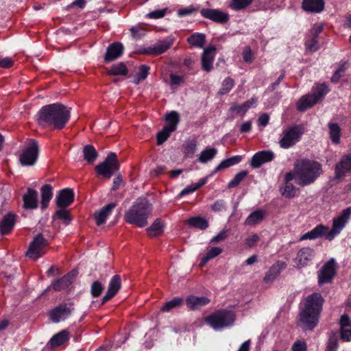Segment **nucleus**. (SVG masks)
<instances>
[{
  "label": "nucleus",
  "mask_w": 351,
  "mask_h": 351,
  "mask_svg": "<svg viewBox=\"0 0 351 351\" xmlns=\"http://www.w3.org/2000/svg\"><path fill=\"white\" fill-rule=\"evenodd\" d=\"M351 219V206L343 210L339 215L333 218L332 226L330 230L324 225L316 226L311 231L301 236L300 241L315 240L322 237L328 241H332L346 227Z\"/></svg>",
  "instance_id": "nucleus-1"
},
{
  "label": "nucleus",
  "mask_w": 351,
  "mask_h": 351,
  "mask_svg": "<svg viewBox=\"0 0 351 351\" xmlns=\"http://www.w3.org/2000/svg\"><path fill=\"white\" fill-rule=\"evenodd\" d=\"M71 108L60 104H53L43 106L38 113V123L43 127H53L61 130L69 121Z\"/></svg>",
  "instance_id": "nucleus-2"
},
{
  "label": "nucleus",
  "mask_w": 351,
  "mask_h": 351,
  "mask_svg": "<svg viewBox=\"0 0 351 351\" xmlns=\"http://www.w3.org/2000/svg\"><path fill=\"white\" fill-rule=\"evenodd\" d=\"M324 299L321 294L314 293L305 299L300 312V322L306 330L313 329L318 324Z\"/></svg>",
  "instance_id": "nucleus-3"
},
{
  "label": "nucleus",
  "mask_w": 351,
  "mask_h": 351,
  "mask_svg": "<svg viewBox=\"0 0 351 351\" xmlns=\"http://www.w3.org/2000/svg\"><path fill=\"white\" fill-rule=\"evenodd\" d=\"M298 185L306 186L315 182L322 175V165L316 161L301 159L295 161Z\"/></svg>",
  "instance_id": "nucleus-4"
},
{
  "label": "nucleus",
  "mask_w": 351,
  "mask_h": 351,
  "mask_svg": "<svg viewBox=\"0 0 351 351\" xmlns=\"http://www.w3.org/2000/svg\"><path fill=\"white\" fill-rule=\"evenodd\" d=\"M153 210L152 204L145 198L138 199L125 214V220L138 227L147 225V219Z\"/></svg>",
  "instance_id": "nucleus-5"
},
{
  "label": "nucleus",
  "mask_w": 351,
  "mask_h": 351,
  "mask_svg": "<svg viewBox=\"0 0 351 351\" xmlns=\"http://www.w3.org/2000/svg\"><path fill=\"white\" fill-rule=\"evenodd\" d=\"M328 88L326 85L322 84L317 85L312 89L311 93L302 97L297 103V109L304 112L308 108L314 106L327 93Z\"/></svg>",
  "instance_id": "nucleus-6"
},
{
  "label": "nucleus",
  "mask_w": 351,
  "mask_h": 351,
  "mask_svg": "<svg viewBox=\"0 0 351 351\" xmlns=\"http://www.w3.org/2000/svg\"><path fill=\"white\" fill-rule=\"evenodd\" d=\"M304 132L303 126L298 125L283 128L279 145L281 148L289 149L300 141Z\"/></svg>",
  "instance_id": "nucleus-7"
},
{
  "label": "nucleus",
  "mask_w": 351,
  "mask_h": 351,
  "mask_svg": "<svg viewBox=\"0 0 351 351\" xmlns=\"http://www.w3.org/2000/svg\"><path fill=\"white\" fill-rule=\"evenodd\" d=\"M235 315L231 311L221 310L213 313L206 318V322L215 330L233 324Z\"/></svg>",
  "instance_id": "nucleus-8"
},
{
  "label": "nucleus",
  "mask_w": 351,
  "mask_h": 351,
  "mask_svg": "<svg viewBox=\"0 0 351 351\" xmlns=\"http://www.w3.org/2000/svg\"><path fill=\"white\" fill-rule=\"evenodd\" d=\"M38 156V145L34 139H28L19 157V161L23 166L34 165Z\"/></svg>",
  "instance_id": "nucleus-9"
},
{
  "label": "nucleus",
  "mask_w": 351,
  "mask_h": 351,
  "mask_svg": "<svg viewBox=\"0 0 351 351\" xmlns=\"http://www.w3.org/2000/svg\"><path fill=\"white\" fill-rule=\"evenodd\" d=\"M119 165L114 153L109 154L105 160L96 166L97 173L104 178H110L116 171Z\"/></svg>",
  "instance_id": "nucleus-10"
},
{
  "label": "nucleus",
  "mask_w": 351,
  "mask_h": 351,
  "mask_svg": "<svg viewBox=\"0 0 351 351\" xmlns=\"http://www.w3.org/2000/svg\"><path fill=\"white\" fill-rule=\"evenodd\" d=\"M337 273V264L334 258H330L317 271L318 285H323L332 282Z\"/></svg>",
  "instance_id": "nucleus-11"
},
{
  "label": "nucleus",
  "mask_w": 351,
  "mask_h": 351,
  "mask_svg": "<svg viewBox=\"0 0 351 351\" xmlns=\"http://www.w3.org/2000/svg\"><path fill=\"white\" fill-rule=\"evenodd\" d=\"M47 241L43 234H38L31 242L26 256L31 259L36 260L45 254Z\"/></svg>",
  "instance_id": "nucleus-12"
},
{
  "label": "nucleus",
  "mask_w": 351,
  "mask_h": 351,
  "mask_svg": "<svg viewBox=\"0 0 351 351\" xmlns=\"http://www.w3.org/2000/svg\"><path fill=\"white\" fill-rule=\"evenodd\" d=\"M315 254V250L310 247L301 248L293 260L295 266L299 269L308 266L313 259Z\"/></svg>",
  "instance_id": "nucleus-13"
},
{
  "label": "nucleus",
  "mask_w": 351,
  "mask_h": 351,
  "mask_svg": "<svg viewBox=\"0 0 351 351\" xmlns=\"http://www.w3.org/2000/svg\"><path fill=\"white\" fill-rule=\"evenodd\" d=\"M72 304H62L54 308L49 313L51 320L54 323H58L68 318L73 310Z\"/></svg>",
  "instance_id": "nucleus-14"
},
{
  "label": "nucleus",
  "mask_w": 351,
  "mask_h": 351,
  "mask_svg": "<svg viewBox=\"0 0 351 351\" xmlns=\"http://www.w3.org/2000/svg\"><path fill=\"white\" fill-rule=\"evenodd\" d=\"M173 43V39L171 37H167L146 48L145 53L152 56L162 54L167 51Z\"/></svg>",
  "instance_id": "nucleus-15"
},
{
  "label": "nucleus",
  "mask_w": 351,
  "mask_h": 351,
  "mask_svg": "<svg viewBox=\"0 0 351 351\" xmlns=\"http://www.w3.org/2000/svg\"><path fill=\"white\" fill-rule=\"evenodd\" d=\"M200 14L204 18L220 23H226L230 19L228 13L217 9H202Z\"/></svg>",
  "instance_id": "nucleus-16"
},
{
  "label": "nucleus",
  "mask_w": 351,
  "mask_h": 351,
  "mask_svg": "<svg viewBox=\"0 0 351 351\" xmlns=\"http://www.w3.org/2000/svg\"><path fill=\"white\" fill-rule=\"evenodd\" d=\"M274 158V153L271 150L261 151L256 153L252 158L250 165L253 168H258L263 164L270 162Z\"/></svg>",
  "instance_id": "nucleus-17"
},
{
  "label": "nucleus",
  "mask_w": 351,
  "mask_h": 351,
  "mask_svg": "<svg viewBox=\"0 0 351 351\" xmlns=\"http://www.w3.org/2000/svg\"><path fill=\"white\" fill-rule=\"evenodd\" d=\"M121 280L119 275L112 276L109 282L108 291L102 298V304L106 303L107 301L113 298L121 288Z\"/></svg>",
  "instance_id": "nucleus-18"
},
{
  "label": "nucleus",
  "mask_w": 351,
  "mask_h": 351,
  "mask_svg": "<svg viewBox=\"0 0 351 351\" xmlns=\"http://www.w3.org/2000/svg\"><path fill=\"white\" fill-rule=\"evenodd\" d=\"M123 52V46L121 43H114L108 46L104 57L106 62H110L119 58Z\"/></svg>",
  "instance_id": "nucleus-19"
},
{
  "label": "nucleus",
  "mask_w": 351,
  "mask_h": 351,
  "mask_svg": "<svg viewBox=\"0 0 351 351\" xmlns=\"http://www.w3.org/2000/svg\"><path fill=\"white\" fill-rule=\"evenodd\" d=\"M73 198L74 193L72 189L69 188L62 189L57 195V205L60 208H64L73 202Z\"/></svg>",
  "instance_id": "nucleus-20"
},
{
  "label": "nucleus",
  "mask_w": 351,
  "mask_h": 351,
  "mask_svg": "<svg viewBox=\"0 0 351 351\" xmlns=\"http://www.w3.org/2000/svg\"><path fill=\"white\" fill-rule=\"evenodd\" d=\"M340 335L343 340L351 341V320L348 315H341L339 319Z\"/></svg>",
  "instance_id": "nucleus-21"
},
{
  "label": "nucleus",
  "mask_w": 351,
  "mask_h": 351,
  "mask_svg": "<svg viewBox=\"0 0 351 351\" xmlns=\"http://www.w3.org/2000/svg\"><path fill=\"white\" fill-rule=\"evenodd\" d=\"M215 47H208L204 49L202 56V68L207 72L210 71L213 68V61L215 58Z\"/></svg>",
  "instance_id": "nucleus-22"
},
{
  "label": "nucleus",
  "mask_w": 351,
  "mask_h": 351,
  "mask_svg": "<svg viewBox=\"0 0 351 351\" xmlns=\"http://www.w3.org/2000/svg\"><path fill=\"white\" fill-rule=\"evenodd\" d=\"M351 171V154L342 157L335 167V176L340 178L345 175L346 172Z\"/></svg>",
  "instance_id": "nucleus-23"
},
{
  "label": "nucleus",
  "mask_w": 351,
  "mask_h": 351,
  "mask_svg": "<svg viewBox=\"0 0 351 351\" xmlns=\"http://www.w3.org/2000/svg\"><path fill=\"white\" fill-rule=\"evenodd\" d=\"M210 302V299L204 296L189 295L186 300V306L191 310L199 309L209 304Z\"/></svg>",
  "instance_id": "nucleus-24"
},
{
  "label": "nucleus",
  "mask_w": 351,
  "mask_h": 351,
  "mask_svg": "<svg viewBox=\"0 0 351 351\" xmlns=\"http://www.w3.org/2000/svg\"><path fill=\"white\" fill-rule=\"evenodd\" d=\"M24 208L26 209H35L38 207V193L32 189H28L23 197Z\"/></svg>",
  "instance_id": "nucleus-25"
},
{
  "label": "nucleus",
  "mask_w": 351,
  "mask_h": 351,
  "mask_svg": "<svg viewBox=\"0 0 351 351\" xmlns=\"http://www.w3.org/2000/svg\"><path fill=\"white\" fill-rule=\"evenodd\" d=\"M285 268V264L283 262L278 261L274 264L265 274L264 281L266 283L272 282L280 274L281 271Z\"/></svg>",
  "instance_id": "nucleus-26"
},
{
  "label": "nucleus",
  "mask_w": 351,
  "mask_h": 351,
  "mask_svg": "<svg viewBox=\"0 0 351 351\" xmlns=\"http://www.w3.org/2000/svg\"><path fill=\"white\" fill-rule=\"evenodd\" d=\"M116 207V204L110 203L106 206H105L103 208H101L99 211L96 212L95 213V219L96 223L98 226H101L104 224L107 218L111 214L112 210Z\"/></svg>",
  "instance_id": "nucleus-27"
},
{
  "label": "nucleus",
  "mask_w": 351,
  "mask_h": 351,
  "mask_svg": "<svg viewBox=\"0 0 351 351\" xmlns=\"http://www.w3.org/2000/svg\"><path fill=\"white\" fill-rule=\"evenodd\" d=\"M257 99L255 97H252L250 99L246 101L244 104L239 105L234 104L230 107V110L233 112L239 114L241 116H244L246 112L251 108L256 106Z\"/></svg>",
  "instance_id": "nucleus-28"
},
{
  "label": "nucleus",
  "mask_w": 351,
  "mask_h": 351,
  "mask_svg": "<svg viewBox=\"0 0 351 351\" xmlns=\"http://www.w3.org/2000/svg\"><path fill=\"white\" fill-rule=\"evenodd\" d=\"M15 221L14 214L9 213L4 216L0 223V234L2 235L9 234L14 226Z\"/></svg>",
  "instance_id": "nucleus-29"
},
{
  "label": "nucleus",
  "mask_w": 351,
  "mask_h": 351,
  "mask_svg": "<svg viewBox=\"0 0 351 351\" xmlns=\"http://www.w3.org/2000/svg\"><path fill=\"white\" fill-rule=\"evenodd\" d=\"M75 274H76L75 271H72L66 276H64V277L56 280L52 285L53 289L58 291L65 289L73 283L75 277Z\"/></svg>",
  "instance_id": "nucleus-30"
},
{
  "label": "nucleus",
  "mask_w": 351,
  "mask_h": 351,
  "mask_svg": "<svg viewBox=\"0 0 351 351\" xmlns=\"http://www.w3.org/2000/svg\"><path fill=\"white\" fill-rule=\"evenodd\" d=\"M302 8L308 12L319 13L324 10V3L323 0H303Z\"/></svg>",
  "instance_id": "nucleus-31"
},
{
  "label": "nucleus",
  "mask_w": 351,
  "mask_h": 351,
  "mask_svg": "<svg viewBox=\"0 0 351 351\" xmlns=\"http://www.w3.org/2000/svg\"><path fill=\"white\" fill-rule=\"evenodd\" d=\"M223 252V249L219 247H210L208 246L207 247V252L205 255H204L199 263V266L203 267L208 261L210 260L217 257Z\"/></svg>",
  "instance_id": "nucleus-32"
},
{
  "label": "nucleus",
  "mask_w": 351,
  "mask_h": 351,
  "mask_svg": "<svg viewBox=\"0 0 351 351\" xmlns=\"http://www.w3.org/2000/svg\"><path fill=\"white\" fill-rule=\"evenodd\" d=\"M69 333L66 330H63L53 335L49 343L51 348L58 347L69 340Z\"/></svg>",
  "instance_id": "nucleus-33"
},
{
  "label": "nucleus",
  "mask_w": 351,
  "mask_h": 351,
  "mask_svg": "<svg viewBox=\"0 0 351 351\" xmlns=\"http://www.w3.org/2000/svg\"><path fill=\"white\" fill-rule=\"evenodd\" d=\"M265 215V212L262 210H256L252 212L245 219V224L254 226L261 222Z\"/></svg>",
  "instance_id": "nucleus-34"
},
{
  "label": "nucleus",
  "mask_w": 351,
  "mask_h": 351,
  "mask_svg": "<svg viewBox=\"0 0 351 351\" xmlns=\"http://www.w3.org/2000/svg\"><path fill=\"white\" fill-rule=\"evenodd\" d=\"M187 42L197 48H202L206 43L204 34L195 32L187 38Z\"/></svg>",
  "instance_id": "nucleus-35"
},
{
  "label": "nucleus",
  "mask_w": 351,
  "mask_h": 351,
  "mask_svg": "<svg viewBox=\"0 0 351 351\" xmlns=\"http://www.w3.org/2000/svg\"><path fill=\"white\" fill-rule=\"evenodd\" d=\"M164 226L163 222L160 219H156L154 222L147 228L148 235L151 237L160 235L164 231Z\"/></svg>",
  "instance_id": "nucleus-36"
},
{
  "label": "nucleus",
  "mask_w": 351,
  "mask_h": 351,
  "mask_svg": "<svg viewBox=\"0 0 351 351\" xmlns=\"http://www.w3.org/2000/svg\"><path fill=\"white\" fill-rule=\"evenodd\" d=\"M52 187L45 184L41 188V208L45 209L52 197Z\"/></svg>",
  "instance_id": "nucleus-37"
},
{
  "label": "nucleus",
  "mask_w": 351,
  "mask_h": 351,
  "mask_svg": "<svg viewBox=\"0 0 351 351\" xmlns=\"http://www.w3.org/2000/svg\"><path fill=\"white\" fill-rule=\"evenodd\" d=\"M217 153V150L213 147H206L198 157V161L201 163H206L213 160Z\"/></svg>",
  "instance_id": "nucleus-38"
},
{
  "label": "nucleus",
  "mask_w": 351,
  "mask_h": 351,
  "mask_svg": "<svg viewBox=\"0 0 351 351\" xmlns=\"http://www.w3.org/2000/svg\"><path fill=\"white\" fill-rule=\"evenodd\" d=\"M329 135L331 141L334 144H338L340 141L341 128L337 123H328Z\"/></svg>",
  "instance_id": "nucleus-39"
},
{
  "label": "nucleus",
  "mask_w": 351,
  "mask_h": 351,
  "mask_svg": "<svg viewBox=\"0 0 351 351\" xmlns=\"http://www.w3.org/2000/svg\"><path fill=\"white\" fill-rule=\"evenodd\" d=\"M83 155L88 163H93L98 156V153L93 145H87L83 149Z\"/></svg>",
  "instance_id": "nucleus-40"
},
{
  "label": "nucleus",
  "mask_w": 351,
  "mask_h": 351,
  "mask_svg": "<svg viewBox=\"0 0 351 351\" xmlns=\"http://www.w3.org/2000/svg\"><path fill=\"white\" fill-rule=\"evenodd\" d=\"M187 223L189 226L200 230H206L208 227L207 220L200 217H191L187 220Z\"/></svg>",
  "instance_id": "nucleus-41"
},
{
  "label": "nucleus",
  "mask_w": 351,
  "mask_h": 351,
  "mask_svg": "<svg viewBox=\"0 0 351 351\" xmlns=\"http://www.w3.org/2000/svg\"><path fill=\"white\" fill-rule=\"evenodd\" d=\"M242 157L241 156H234L230 158L223 160L221 163L216 167L215 171L228 168L239 164L241 161Z\"/></svg>",
  "instance_id": "nucleus-42"
},
{
  "label": "nucleus",
  "mask_w": 351,
  "mask_h": 351,
  "mask_svg": "<svg viewBox=\"0 0 351 351\" xmlns=\"http://www.w3.org/2000/svg\"><path fill=\"white\" fill-rule=\"evenodd\" d=\"M165 120L168 123L166 126L174 131L176 130L180 121L179 114L176 111H171L167 114Z\"/></svg>",
  "instance_id": "nucleus-43"
},
{
  "label": "nucleus",
  "mask_w": 351,
  "mask_h": 351,
  "mask_svg": "<svg viewBox=\"0 0 351 351\" xmlns=\"http://www.w3.org/2000/svg\"><path fill=\"white\" fill-rule=\"evenodd\" d=\"M110 75H125L128 73V69L123 62L112 65L107 71Z\"/></svg>",
  "instance_id": "nucleus-44"
},
{
  "label": "nucleus",
  "mask_w": 351,
  "mask_h": 351,
  "mask_svg": "<svg viewBox=\"0 0 351 351\" xmlns=\"http://www.w3.org/2000/svg\"><path fill=\"white\" fill-rule=\"evenodd\" d=\"M282 196L287 198H293L296 195L297 189L291 183H285V186L280 189Z\"/></svg>",
  "instance_id": "nucleus-45"
},
{
  "label": "nucleus",
  "mask_w": 351,
  "mask_h": 351,
  "mask_svg": "<svg viewBox=\"0 0 351 351\" xmlns=\"http://www.w3.org/2000/svg\"><path fill=\"white\" fill-rule=\"evenodd\" d=\"M252 2V0H232L229 6L233 10L239 11L245 9Z\"/></svg>",
  "instance_id": "nucleus-46"
},
{
  "label": "nucleus",
  "mask_w": 351,
  "mask_h": 351,
  "mask_svg": "<svg viewBox=\"0 0 351 351\" xmlns=\"http://www.w3.org/2000/svg\"><path fill=\"white\" fill-rule=\"evenodd\" d=\"M182 298H174L170 301L167 302L161 308V311L165 312L170 311L171 309L180 306L182 303Z\"/></svg>",
  "instance_id": "nucleus-47"
},
{
  "label": "nucleus",
  "mask_w": 351,
  "mask_h": 351,
  "mask_svg": "<svg viewBox=\"0 0 351 351\" xmlns=\"http://www.w3.org/2000/svg\"><path fill=\"white\" fill-rule=\"evenodd\" d=\"M234 86V81L231 77H226L223 80L219 93L220 95H226L228 93Z\"/></svg>",
  "instance_id": "nucleus-48"
},
{
  "label": "nucleus",
  "mask_w": 351,
  "mask_h": 351,
  "mask_svg": "<svg viewBox=\"0 0 351 351\" xmlns=\"http://www.w3.org/2000/svg\"><path fill=\"white\" fill-rule=\"evenodd\" d=\"M197 144L194 140L188 141L184 148V154L188 158H193L197 149Z\"/></svg>",
  "instance_id": "nucleus-49"
},
{
  "label": "nucleus",
  "mask_w": 351,
  "mask_h": 351,
  "mask_svg": "<svg viewBox=\"0 0 351 351\" xmlns=\"http://www.w3.org/2000/svg\"><path fill=\"white\" fill-rule=\"evenodd\" d=\"M173 130L169 128L167 126H165L161 131H160L157 134V143L158 145L162 144L170 136L171 133L173 132Z\"/></svg>",
  "instance_id": "nucleus-50"
},
{
  "label": "nucleus",
  "mask_w": 351,
  "mask_h": 351,
  "mask_svg": "<svg viewBox=\"0 0 351 351\" xmlns=\"http://www.w3.org/2000/svg\"><path fill=\"white\" fill-rule=\"evenodd\" d=\"M170 77V86L172 88H176L179 86L182 85L184 82V77L183 75H179L175 73H171Z\"/></svg>",
  "instance_id": "nucleus-51"
},
{
  "label": "nucleus",
  "mask_w": 351,
  "mask_h": 351,
  "mask_svg": "<svg viewBox=\"0 0 351 351\" xmlns=\"http://www.w3.org/2000/svg\"><path fill=\"white\" fill-rule=\"evenodd\" d=\"M247 174V172L245 171H241L236 174L233 179L228 183V187L231 189L239 185L240 182L245 178Z\"/></svg>",
  "instance_id": "nucleus-52"
},
{
  "label": "nucleus",
  "mask_w": 351,
  "mask_h": 351,
  "mask_svg": "<svg viewBox=\"0 0 351 351\" xmlns=\"http://www.w3.org/2000/svg\"><path fill=\"white\" fill-rule=\"evenodd\" d=\"M305 47L306 50L311 52L317 51L319 49L317 38L311 36V38L307 39L305 42Z\"/></svg>",
  "instance_id": "nucleus-53"
},
{
  "label": "nucleus",
  "mask_w": 351,
  "mask_h": 351,
  "mask_svg": "<svg viewBox=\"0 0 351 351\" xmlns=\"http://www.w3.org/2000/svg\"><path fill=\"white\" fill-rule=\"evenodd\" d=\"M104 289V286L99 281H95L90 288V293L93 297L97 298L99 296Z\"/></svg>",
  "instance_id": "nucleus-54"
},
{
  "label": "nucleus",
  "mask_w": 351,
  "mask_h": 351,
  "mask_svg": "<svg viewBox=\"0 0 351 351\" xmlns=\"http://www.w3.org/2000/svg\"><path fill=\"white\" fill-rule=\"evenodd\" d=\"M149 70V66L147 65H141L139 67L138 73L136 74V80L135 82L138 83L140 81L145 80L147 77Z\"/></svg>",
  "instance_id": "nucleus-55"
},
{
  "label": "nucleus",
  "mask_w": 351,
  "mask_h": 351,
  "mask_svg": "<svg viewBox=\"0 0 351 351\" xmlns=\"http://www.w3.org/2000/svg\"><path fill=\"white\" fill-rule=\"evenodd\" d=\"M167 11V8L154 10L146 14V17L153 19H158L163 18Z\"/></svg>",
  "instance_id": "nucleus-56"
},
{
  "label": "nucleus",
  "mask_w": 351,
  "mask_h": 351,
  "mask_svg": "<svg viewBox=\"0 0 351 351\" xmlns=\"http://www.w3.org/2000/svg\"><path fill=\"white\" fill-rule=\"evenodd\" d=\"M197 9L194 8L193 5H189V7L181 8L178 10V15L180 17H183L185 16L191 15L196 12H197Z\"/></svg>",
  "instance_id": "nucleus-57"
},
{
  "label": "nucleus",
  "mask_w": 351,
  "mask_h": 351,
  "mask_svg": "<svg viewBox=\"0 0 351 351\" xmlns=\"http://www.w3.org/2000/svg\"><path fill=\"white\" fill-rule=\"evenodd\" d=\"M260 237L257 234H252L245 240V243L248 247H253L259 241Z\"/></svg>",
  "instance_id": "nucleus-58"
},
{
  "label": "nucleus",
  "mask_w": 351,
  "mask_h": 351,
  "mask_svg": "<svg viewBox=\"0 0 351 351\" xmlns=\"http://www.w3.org/2000/svg\"><path fill=\"white\" fill-rule=\"evenodd\" d=\"M346 71L345 64H341L339 66L338 69L335 72V73L331 77V81L334 83L339 82L340 78L343 76Z\"/></svg>",
  "instance_id": "nucleus-59"
},
{
  "label": "nucleus",
  "mask_w": 351,
  "mask_h": 351,
  "mask_svg": "<svg viewBox=\"0 0 351 351\" xmlns=\"http://www.w3.org/2000/svg\"><path fill=\"white\" fill-rule=\"evenodd\" d=\"M295 180V183L298 184V180L297 178V169L295 168V162L293 165V171L288 172L285 176V183H289L291 180Z\"/></svg>",
  "instance_id": "nucleus-60"
},
{
  "label": "nucleus",
  "mask_w": 351,
  "mask_h": 351,
  "mask_svg": "<svg viewBox=\"0 0 351 351\" xmlns=\"http://www.w3.org/2000/svg\"><path fill=\"white\" fill-rule=\"evenodd\" d=\"M56 215L62 219L66 224H68L69 222L71 221V217H70V215H69V213L62 208V209L58 210L56 213Z\"/></svg>",
  "instance_id": "nucleus-61"
},
{
  "label": "nucleus",
  "mask_w": 351,
  "mask_h": 351,
  "mask_svg": "<svg viewBox=\"0 0 351 351\" xmlns=\"http://www.w3.org/2000/svg\"><path fill=\"white\" fill-rule=\"evenodd\" d=\"M228 237L227 230H223L210 240V243H216L224 241Z\"/></svg>",
  "instance_id": "nucleus-62"
},
{
  "label": "nucleus",
  "mask_w": 351,
  "mask_h": 351,
  "mask_svg": "<svg viewBox=\"0 0 351 351\" xmlns=\"http://www.w3.org/2000/svg\"><path fill=\"white\" fill-rule=\"evenodd\" d=\"M130 32L132 36L134 38H140L145 34V29L141 27L134 26L131 27Z\"/></svg>",
  "instance_id": "nucleus-63"
},
{
  "label": "nucleus",
  "mask_w": 351,
  "mask_h": 351,
  "mask_svg": "<svg viewBox=\"0 0 351 351\" xmlns=\"http://www.w3.org/2000/svg\"><path fill=\"white\" fill-rule=\"evenodd\" d=\"M292 351H306V344L303 341H295L292 346Z\"/></svg>",
  "instance_id": "nucleus-64"
}]
</instances>
